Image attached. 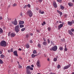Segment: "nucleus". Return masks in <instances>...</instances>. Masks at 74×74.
Instances as JSON below:
<instances>
[{
    "instance_id": "c9c22d12",
    "label": "nucleus",
    "mask_w": 74,
    "mask_h": 74,
    "mask_svg": "<svg viewBox=\"0 0 74 74\" xmlns=\"http://www.w3.org/2000/svg\"><path fill=\"white\" fill-rule=\"evenodd\" d=\"M29 43H30L31 44H33V41L31 40H29Z\"/></svg>"
},
{
    "instance_id": "473e14b6",
    "label": "nucleus",
    "mask_w": 74,
    "mask_h": 74,
    "mask_svg": "<svg viewBox=\"0 0 74 74\" xmlns=\"http://www.w3.org/2000/svg\"><path fill=\"white\" fill-rule=\"evenodd\" d=\"M17 5V4L16 3H14L13 5V7H16Z\"/></svg>"
},
{
    "instance_id": "423d86ee",
    "label": "nucleus",
    "mask_w": 74,
    "mask_h": 74,
    "mask_svg": "<svg viewBox=\"0 0 74 74\" xmlns=\"http://www.w3.org/2000/svg\"><path fill=\"white\" fill-rule=\"evenodd\" d=\"M26 73L27 74H31V72L30 71V69H28L26 67Z\"/></svg>"
},
{
    "instance_id": "dca6fc26",
    "label": "nucleus",
    "mask_w": 74,
    "mask_h": 74,
    "mask_svg": "<svg viewBox=\"0 0 74 74\" xmlns=\"http://www.w3.org/2000/svg\"><path fill=\"white\" fill-rule=\"evenodd\" d=\"M25 38H30V35L29 34H26L25 36Z\"/></svg>"
},
{
    "instance_id": "c85d7f7f",
    "label": "nucleus",
    "mask_w": 74,
    "mask_h": 74,
    "mask_svg": "<svg viewBox=\"0 0 74 74\" xmlns=\"http://www.w3.org/2000/svg\"><path fill=\"white\" fill-rule=\"evenodd\" d=\"M62 42H64L65 41V39L64 38H63V39H61V40Z\"/></svg>"
},
{
    "instance_id": "6ab92c4d",
    "label": "nucleus",
    "mask_w": 74,
    "mask_h": 74,
    "mask_svg": "<svg viewBox=\"0 0 74 74\" xmlns=\"http://www.w3.org/2000/svg\"><path fill=\"white\" fill-rule=\"evenodd\" d=\"M24 23V21H19V24L21 25V24H23Z\"/></svg>"
},
{
    "instance_id": "5fc2aeb1",
    "label": "nucleus",
    "mask_w": 74,
    "mask_h": 74,
    "mask_svg": "<svg viewBox=\"0 0 74 74\" xmlns=\"http://www.w3.org/2000/svg\"><path fill=\"white\" fill-rule=\"evenodd\" d=\"M43 40H44V41L46 42V40L45 39V38H43Z\"/></svg>"
},
{
    "instance_id": "4468645a",
    "label": "nucleus",
    "mask_w": 74,
    "mask_h": 74,
    "mask_svg": "<svg viewBox=\"0 0 74 74\" xmlns=\"http://www.w3.org/2000/svg\"><path fill=\"white\" fill-rule=\"evenodd\" d=\"M42 44L45 46L47 45V42H42Z\"/></svg>"
},
{
    "instance_id": "f8f14e48",
    "label": "nucleus",
    "mask_w": 74,
    "mask_h": 74,
    "mask_svg": "<svg viewBox=\"0 0 74 74\" xmlns=\"http://www.w3.org/2000/svg\"><path fill=\"white\" fill-rule=\"evenodd\" d=\"M53 5L55 7V8H57L58 6L57 5V4H56V3L55 2H53Z\"/></svg>"
},
{
    "instance_id": "9d476101",
    "label": "nucleus",
    "mask_w": 74,
    "mask_h": 74,
    "mask_svg": "<svg viewBox=\"0 0 74 74\" xmlns=\"http://www.w3.org/2000/svg\"><path fill=\"white\" fill-rule=\"evenodd\" d=\"M26 67L28 69H29V70H33V68L31 67L30 66H28Z\"/></svg>"
},
{
    "instance_id": "4c0bfd02",
    "label": "nucleus",
    "mask_w": 74,
    "mask_h": 74,
    "mask_svg": "<svg viewBox=\"0 0 74 74\" xmlns=\"http://www.w3.org/2000/svg\"><path fill=\"white\" fill-rule=\"evenodd\" d=\"M60 65H58L57 66V69H60Z\"/></svg>"
},
{
    "instance_id": "cd10ccee",
    "label": "nucleus",
    "mask_w": 74,
    "mask_h": 74,
    "mask_svg": "<svg viewBox=\"0 0 74 74\" xmlns=\"http://www.w3.org/2000/svg\"><path fill=\"white\" fill-rule=\"evenodd\" d=\"M25 29L26 28H23L21 29V32H24Z\"/></svg>"
},
{
    "instance_id": "774afa93",
    "label": "nucleus",
    "mask_w": 74,
    "mask_h": 74,
    "mask_svg": "<svg viewBox=\"0 0 74 74\" xmlns=\"http://www.w3.org/2000/svg\"><path fill=\"white\" fill-rule=\"evenodd\" d=\"M47 60H48V61H49V59L48 58V59H47Z\"/></svg>"
},
{
    "instance_id": "bb28decb",
    "label": "nucleus",
    "mask_w": 74,
    "mask_h": 74,
    "mask_svg": "<svg viewBox=\"0 0 74 74\" xmlns=\"http://www.w3.org/2000/svg\"><path fill=\"white\" fill-rule=\"evenodd\" d=\"M40 61L38 60L37 62L36 65H40Z\"/></svg>"
},
{
    "instance_id": "6e6d98bb",
    "label": "nucleus",
    "mask_w": 74,
    "mask_h": 74,
    "mask_svg": "<svg viewBox=\"0 0 74 74\" xmlns=\"http://www.w3.org/2000/svg\"><path fill=\"white\" fill-rule=\"evenodd\" d=\"M43 23L44 25H45V24H46V23H45V21H43Z\"/></svg>"
},
{
    "instance_id": "3c124183",
    "label": "nucleus",
    "mask_w": 74,
    "mask_h": 74,
    "mask_svg": "<svg viewBox=\"0 0 74 74\" xmlns=\"http://www.w3.org/2000/svg\"><path fill=\"white\" fill-rule=\"evenodd\" d=\"M30 36H33V34L32 33H30L29 34Z\"/></svg>"
},
{
    "instance_id": "7c9ffc66",
    "label": "nucleus",
    "mask_w": 74,
    "mask_h": 74,
    "mask_svg": "<svg viewBox=\"0 0 74 74\" xmlns=\"http://www.w3.org/2000/svg\"><path fill=\"white\" fill-rule=\"evenodd\" d=\"M20 27L21 28H22L24 27V25L23 24L21 25H20Z\"/></svg>"
},
{
    "instance_id": "b1692460",
    "label": "nucleus",
    "mask_w": 74,
    "mask_h": 74,
    "mask_svg": "<svg viewBox=\"0 0 74 74\" xmlns=\"http://www.w3.org/2000/svg\"><path fill=\"white\" fill-rule=\"evenodd\" d=\"M60 7L61 10H64V6H63L61 5Z\"/></svg>"
},
{
    "instance_id": "aec40b11",
    "label": "nucleus",
    "mask_w": 74,
    "mask_h": 74,
    "mask_svg": "<svg viewBox=\"0 0 74 74\" xmlns=\"http://www.w3.org/2000/svg\"><path fill=\"white\" fill-rule=\"evenodd\" d=\"M68 5L69 7H72L73 6V4L72 3H68Z\"/></svg>"
},
{
    "instance_id": "a18cd8bd",
    "label": "nucleus",
    "mask_w": 74,
    "mask_h": 74,
    "mask_svg": "<svg viewBox=\"0 0 74 74\" xmlns=\"http://www.w3.org/2000/svg\"><path fill=\"white\" fill-rule=\"evenodd\" d=\"M22 66H21V65H19L18 66V68L19 69H21V68H22Z\"/></svg>"
},
{
    "instance_id": "8fccbe9b",
    "label": "nucleus",
    "mask_w": 74,
    "mask_h": 74,
    "mask_svg": "<svg viewBox=\"0 0 74 74\" xmlns=\"http://www.w3.org/2000/svg\"><path fill=\"white\" fill-rule=\"evenodd\" d=\"M37 67H41V65H37Z\"/></svg>"
},
{
    "instance_id": "864d4df0",
    "label": "nucleus",
    "mask_w": 74,
    "mask_h": 74,
    "mask_svg": "<svg viewBox=\"0 0 74 74\" xmlns=\"http://www.w3.org/2000/svg\"><path fill=\"white\" fill-rule=\"evenodd\" d=\"M72 24L73 23L74 24V20H72Z\"/></svg>"
},
{
    "instance_id": "2eb2a0df",
    "label": "nucleus",
    "mask_w": 74,
    "mask_h": 74,
    "mask_svg": "<svg viewBox=\"0 0 74 74\" xmlns=\"http://www.w3.org/2000/svg\"><path fill=\"white\" fill-rule=\"evenodd\" d=\"M15 35H16V34H15L12 33L10 34V36L11 37H14L15 36Z\"/></svg>"
},
{
    "instance_id": "13d9d810",
    "label": "nucleus",
    "mask_w": 74,
    "mask_h": 74,
    "mask_svg": "<svg viewBox=\"0 0 74 74\" xmlns=\"http://www.w3.org/2000/svg\"><path fill=\"white\" fill-rule=\"evenodd\" d=\"M3 19L2 17H0V20H1Z\"/></svg>"
},
{
    "instance_id": "20e7f679",
    "label": "nucleus",
    "mask_w": 74,
    "mask_h": 74,
    "mask_svg": "<svg viewBox=\"0 0 74 74\" xmlns=\"http://www.w3.org/2000/svg\"><path fill=\"white\" fill-rule=\"evenodd\" d=\"M27 14L28 15H29V17H32V16H33V13H32V11L30 10H28L27 12Z\"/></svg>"
},
{
    "instance_id": "e433bc0d",
    "label": "nucleus",
    "mask_w": 74,
    "mask_h": 74,
    "mask_svg": "<svg viewBox=\"0 0 74 74\" xmlns=\"http://www.w3.org/2000/svg\"><path fill=\"white\" fill-rule=\"evenodd\" d=\"M47 42L48 44H49L50 43V40H49V39H47Z\"/></svg>"
},
{
    "instance_id": "338daca9",
    "label": "nucleus",
    "mask_w": 74,
    "mask_h": 74,
    "mask_svg": "<svg viewBox=\"0 0 74 74\" xmlns=\"http://www.w3.org/2000/svg\"><path fill=\"white\" fill-rule=\"evenodd\" d=\"M42 26H44V24H43V23H42Z\"/></svg>"
},
{
    "instance_id": "a19ab883",
    "label": "nucleus",
    "mask_w": 74,
    "mask_h": 74,
    "mask_svg": "<svg viewBox=\"0 0 74 74\" xmlns=\"http://www.w3.org/2000/svg\"><path fill=\"white\" fill-rule=\"evenodd\" d=\"M38 47L39 48H41V45L40 44H38Z\"/></svg>"
},
{
    "instance_id": "09e8293b",
    "label": "nucleus",
    "mask_w": 74,
    "mask_h": 74,
    "mask_svg": "<svg viewBox=\"0 0 74 74\" xmlns=\"http://www.w3.org/2000/svg\"><path fill=\"white\" fill-rule=\"evenodd\" d=\"M38 1L39 3H41L42 1V0H39Z\"/></svg>"
},
{
    "instance_id": "79ce46f5",
    "label": "nucleus",
    "mask_w": 74,
    "mask_h": 74,
    "mask_svg": "<svg viewBox=\"0 0 74 74\" xmlns=\"http://www.w3.org/2000/svg\"><path fill=\"white\" fill-rule=\"evenodd\" d=\"M64 51H67L68 50L67 49V48H65V49L64 50Z\"/></svg>"
},
{
    "instance_id": "de8ad7c7",
    "label": "nucleus",
    "mask_w": 74,
    "mask_h": 74,
    "mask_svg": "<svg viewBox=\"0 0 74 74\" xmlns=\"http://www.w3.org/2000/svg\"><path fill=\"white\" fill-rule=\"evenodd\" d=\"M8 52L9 53H10V52H11V50H9V49L8 50Z\"/></svg>"
},
{
    "instance_id": "0eeeda50",
    "label": "nucleus",
    "mask_w": 74,
    "mask_h": 74,
    "mask_svg": "<svg viewBox=\"0 0 74 74\" xmlns=\"http://www.w3.org/2000/svg\"><path fill=\"white\" fill-rule=\"evenodd\" d=\"M63 24H60V25H59L58 26V30H60V28H62V27H63Z\"/></svg>"
},
{
    "instance_id": "e2e57ef3",
    "label": "nucleus",
    "mask_w": 74,
    "mask_h": 74,
    "mask_svg": "<svg viewBox=\"0 0 74 74\" xmlns=\"http://www.w3.org/2000/svg\"><path fill=\"white\" fill-rule=\"evenodd\" d=\"M31 66L32 67H34V65H31Z\"/></svg>"
},
{
    "instance_id": "39448f33",
    "label": "nucleus",
    "mask_w": 74,
    "mask_h": 74,
    "mask_svg": "<svg viewBox=\"0 0 74 74\" xmlns=\"http://www.w3.org/2000/svg\"><path fill=\"white\" fill-rule=\"evenodd\" d=\"M12 24H13V25H15V26L18 25V22H17V21L16 20V19H15V21H12Z\"/></svg>"
},
{
    "instance_id": "6e6552de",
    "label": "nucleus",
    "mask_w": 74,
    "mask_h": 74,
    "mask_svg": "<svg viewBox=\"0 0 74 74\" xmlns=\"http://www.w3.org/2000/svg\"><path fill=\"white\" fill-rule=\"evenodd\" d=\"M13 53H14V56H18V51H14L13 52Z\"/></svg>"
},
{
    "instance_id": "a878e982",
    "label": "nucleus",
    "mask_w": 74,
    "mask_h": 74,
    "mask_svg": "<svg viewBox=\"0 0 74 74\" xmlns=\"http://www.w3.org/2000/svg\"><path fill=\"white\" fill-rule=\"evenodd\" d=\"M25 47L27 48H29L30 47V46L29 45L27 44L26 45Z\"/></svg>"
},
{
    "instance_id": "7ed1b4c3",
    "label": "nucleus",
    "mask_w": 74,
    "mask_h": 74,
    "mask_svg": "<svg viewBox=\"0 0 74 74\" xmlns=\"http://www.w3.org/2000/svg\"><path fill=\"white\" fill-rule=\"evenodd\" d=\"M57 49L58 47H57V46L55 45L51 48V49H50V50L52 51H57Z\"/></svg>"
},
{
    "instance_id": "37998d69",
    "label": "nucleus",
    "mask_w": 74,
    "mask_h": 74,
    "mask_svg": "<svg viewBox=\"0 0 74 74\" xmlns=\"http://www.w3.org/2000/svg\"><path fill=\"white\" fill-rule=\"evenodd\" d=\"M11 34V32H9L8 34V36H11V35L10 34Z\"/></svg>"
},
{
    "instance_id": "bf43d9fd",
    "label": "nucleus",
    "mask_w": 74,
    "mask_h": 74,
    "mask_svg": "<svg viewBox=\"0 0 74 74\" xmlns=\"http://www.w3.org/2000/svg\"><path fill=\"white\" fill-rule=\"evenodd\" d=\"M27 7V5H25L24 6L25 8H26Z\"/></svg>"
},
{
    "instance_id": "f257e3e1",
    "label": "nucleus",
    "mask_w": 74,
    "mask_h": 74,
    "mask_svg": "<svg viewBox=\"0 0 74 74\" xmlns=\"http://www.w3.org/2000/svg\"><path fill=\"white\" fill-rule=\"evenodd\" d=\"M0 46L1 47H6V42L4 40H2L0 42Z\"/></svg>"
},
{
    "instance_id": "ea45409f",
    "label": "nucleus",
    "mask_w": 74,
    "mask_h": 74,
    "mask_svg": "<svg viewBox=\"0 0 74 74\" xmlns=\"http://www.w3.org/2000/svg\"><path fill=\"white\" fill-rule=\"evenodd\" d=\"M27 6L29 8H30V7L31 6L29 4H28V5H27Z\"/></svg>"
},
{
    "instance_id": "f03ea898",
    "label": "nucleus",
    "mask_w": 74,
    "mask_h": 74,
    "mask_svg": "<svg viewBox=\"0 0 74 74\" xmlns=\"http://www.w3.org/2000/svg\"><path fill=\"white\" fill-rule=\"evenodd\" d=\"M14 30H15L16 32V33H18L20 31L19 30V29L20 28L19 27V25H16L15 27L14 28Z\"/></svg>"
},
{
    "instance_id": "4be33fe9",
    "label": "nucleus",
    "mask_w": 74,
    "mask_h": 74,
    "mask_svg": "<svg viewBox=\"0 0 74 74\" xmlns=\"http://www.w3.org/2000/svg\"><path fill=\"white\" fill-rule=\"evenodd\" d=\"M0 33H3V30L1 28H0Z\"/></svg>"
},
{
    "instance_id": "603ef678",
    "label": "nucleus",
    "mask_w": 74,
    "mask_h": 74,
    "mask_svg": "<svg viewBox=\"0 0 74 74\" xmlns=\"http://www.w3.org/2000/svg\"><path fill=\"white\" fill-rule=\"evenodd\" d=\"M51 45H53V42L52 40L51 41Z\"/></svg>"
},
{
    "instance_id": "49530a36",
    "label": "nucleus",
    "mask_w": 74,
    "mask_h": 74,
    "mask_svg": "<svg viewBox=\"0 0 74 74\" xmlns=\"http://www.w3.org/2000/svg\"><path fill=\"white\" fill-rule=\"evenodd\" d=\"M10 51H11V52H13V48H11V49Z\"/></svg>"
},
{
    "instance_id": "69168bd1",
    "label": "nucleus",
    "mask_w": 74,
    "mask_h": 74,
    "mask_svg": "<svg viewBox=\"0 0 74 74\" xmlns=\"http://www.w3.org/2000/svg\"><path fill=\"white\" fill-rule=\"evenodd\" d=\"M56 23H59V21H57L56 22Z\"/></svg>"
},
{
    "instance_id": "680f3d73",
    "label": "nucleus",
    "mask_w": 74,
    "mask_h": 74,
    "mask_svg": "<svg viewBox=\"0 0 74 74\" xmlns=\"http://www.w3.org/2000/svg\"><path fill=\"white\" fill-rule=\"evenodd\" d=\"M18 51H22V49H21V48H19L18 49Z\"/></svg>"
},
{
    "instance_id": "f3484780",
    "label": "nucleus",
    "mask_w": 74,
    "mask_h": 74,
    "mask_svg": "<svg viewBox=\"0 0 74 74\" xmlns=\"http://www.w3.org/2000/svg\"><path fill=\"white\" fill-rule=\"evenodd\" d=\"M32 57V58H34L36 56H37V55L36 54L35 55L34 54H32L31 55Z\"/></svg>"
},
{
    "instance_id": "4d7b16f0",
    "label": "nucleus",
    "mask_w": 74,
    "mask_h": 74,
    "mask_svg": "<svg viewBox=\"0 0 74 74\" xmlns=\"http://www.w3.org/2000/svg\"><path fill=\"white\" fill-rule=\"evenodd\" d=\"M19 58L20 59H22V57L20 56V57H19Z\"/></svg>"
},
{
    "instance_id": "0e129e2a",
    "label": "nucleus",
    "mask_w": 74,
    "mask_h": 74,
    "mask_svg": "<svg viewBox=\"0 0 74 74\" xmlns=\"http://www.w3.org/2000/svg\"><path fill=\"white\" fill-rule=\"evenodd\" d=\"M2 54V52L1 51H0V54Z\"/></svg>"
},
{
    "instance_id": "5701e85b",
    "label": "nucleus",
    "mask_w": 74,
    "mask_h": 74,
    "mask_svg": "<svg viewBox=\"0 0 74 74\" xmlns=\"http://www.w3.org/2000/svg\"><path fill=\"white\" fill-rule=\"evenodd\" d=\"M0 57L1 58H2V59H3L4 57H5V56L3 54H1L0 56Z\"/></svg>"
},
{
    "instance_id": "f704fd0d",
    "label": "nucleus",
    "mask_w": 74,
    "mask_h": 74,
    "mask_svg": "<svg viewBox=\"0 0 74 74\" xmlns=\"http://www.w3.org/2000/svg\"><path fill=\"white\" fill-rule=\"evenodd\" d=\"M54 62H56L57 61V58H54L53 59Z\"/></svg>"
},
{
    "instance_id": "1a4fd4ad",
    "label": "nucleus",
    "mask_w": 74,
    "mask_h": 74,
    "mask_svg": "<svg viewBox=\"0 0 74 74\" xmlns=\"http://www.w3.org/2000/svg\"><path fill=\"white\" fill-rule=\"evenodd\" d=\"M70 67V65H68L66 66L63 68L64 70H65V69H67L68 68H69Z\"/></svg>"
},
{
    "instance_id": "412c9836",
    "label": "nucleus",
    "mask_w": 74,
    "mask_h": 74,
    "mask_svg": "<svg viewBox=\"0 0 74 74\" xmlns=\"http://www.w3.org/2000/svg\"><path fill=\"white\" fill-rule=\"evenodd\" d=\"M39 12L40 14H43L44 13V12L43 11L41 12V10L40 9L39 10Z\"/></svg>"
},
{
    "instance_id": "a211bd4d",
    "label": "nucleus",
    "mask_w": 74,
    "mask_h": 74,
    "mask_svg": "<svg viewBox=\"0 0 74 74\" xmlns=\"http://www.w3.org/2000/svg\"><path fill=\"white\" fill-rule=\"evenodd\" d=\"M68 32L69 34H70V35H71V36H72V35H73V32H71V30H69Z\"/></svg>"
},
{
    "instance_id": "052dcab7",
    "label": "nucleus",
    "mask_w": 74,
    "mask_h": 74,
    "mask_svg": "<svg viewBox=\"0 0 74 74\" xmlns=\"http://www.w3.org/2000/svg\"><path fill=\"white\" fill-rule=\"evenodd\" d=\"M50 74H56V73H50Z\"/></svg>"
},
{
    "instance_id": "c756f323",
    "label": "nucleus",
    "mask_w": 74,
    "mask_h": 74,
    "mask_svg": "<svg viewBox=\"0 0 74 74\" xmlns=\"http://www.w3.org/2000/svg\"><path fill=\"white\" fill-rule=\"evenodd\" d=\"M33 53L34 54H36L37 53V51H36V50H34L33 51Z\"/></svg>"
},
{
    "instance_id": "393cba45",
    "label": "nucleus",
    "mask_w": 74,
    "mask_h": 74,
    "mask_svg": "<svg viewBox=\"0 0 74 74\" xmlns=\"http://www.w3.org/2000/svg\"><path fill=\"white\" fill-rule=\"evenodd\" d=\"M59 49H60V51H63V47H62V46H61L60 47Z\"/></svg>"
},
{
    "instance_id": "9b49d317",
    "label": "nucleus",
    "mask_w": 74,
    "mask_h": 74,
    "mask_svg": "<svg viewBox=\"0 0 74 74\" xmlns=\"http://www.w3.org/2000/svg\"><path fill=\"white\" fill-rule=\"evenodd\" d=\"M67 24L69 26H72L73 25V23L72 22L68 21L67 23Z\"/></svg>"
},
{
    "instance_id": "72a5a7b5",
    "label": "nucleus",
    "mask_w": 74,
    "mask_h": 74,
    "mask_svg": "<svg viewBox=\"0 0 74 74\" xmlns=\"http://www.w3.org/2000/svg\"><path fill=\"white\" fill-rule=\"evenodd\" d=\"M57 1L58 3H62V0H57Z\"/></svg>"
},
{
    "instance_id": "2f4dec72",
    "label": "nucleus",
    "mask_w": 74,
    "mask_h": 74,
    "mask_svg": "<svg viewBox=\"0 0 74 74\" xmlns=\"http://www.w3.org/2000/svg\"><path fill=\"white\" fill-rule=\"evenodd\" d=\"M3 61L1 60L0 59V64H3Z\"/></svg>"
},
{
    "instance_id": "ddd939ff",
    "label": "nucleus",
    "mask_w": 74,
    "mask_h": 74,
    "mask_svg": "<svg viewBox=\"0 0 74 74\" xmlns=\"http://www.w3.org/2000/svg\"><path fill=\"white\" fill-rule=\"evenodd\" d=\"M57 12H58V13H59L60 14V16H61V15H63V13H62V12L60 11L57 10Z\"/></svg>"
},
{
    "instance_id": "c03bdc74",
    "label": "nucleus",
    "mask_w": 74,
    "mask_h": 74,
    "mask_svg": "<svg viewBox=\"0 0 74 74\" xmlns=\"http://www.w3.org/2000/svg\"><path fill=\"white\" fill-rule=\"evenodd\" d=\"M71 31L72 32H74V29H73V28H72L71 29Z\"/></svg>"
},
{
    "instance_id": "58836bf2",
    "label": "nucleus",
    "mask_w": 74,
    "mask_h": 74,
    "mask_svg": "<svg viewBox=\"0 0 74 74\" xmlns=\"http://www.w3.org/2000/svg\"><path fill=\"white\" fill-rule=\"evenodd\" d=\"M51 28H50V27H48V31H49V32L51 31Z\"/></svg>"
}]
</instances>
